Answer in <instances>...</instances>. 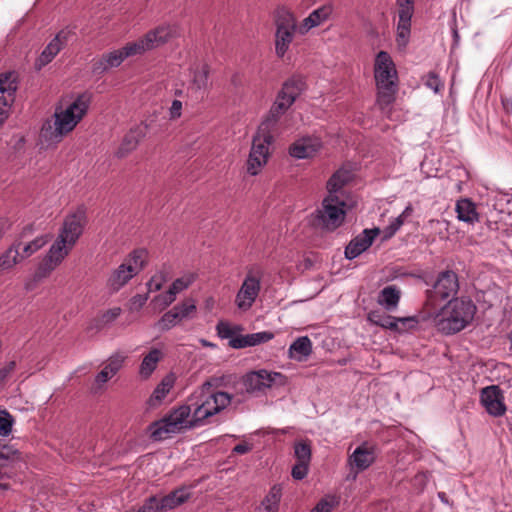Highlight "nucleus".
I'll return each mask as SVG.
<instances>
[{"instance_id":"3","label":"nucleus","mask_w":512,"mask_h":512,"mask_svg":"<svg viewBox=\"0 0 512 512\" xmlns=\"http://www.w3.org/2000/svg\"><path fill=\"white\" fill-rule=\"evenodd\" d=\"M476 306L470 299L454 298L440 309L427 311L437 329L451 335L463 330L474 318Z\"/></svg>"},{"instance_id":"33","label":"nucleus","mask_w":512,"mask_h":512,"mask_svg":"<svg viewBox=\"0 0 512 512\" xmlns=\"http://www.w3.org/2000/svg\"><path fill=\"white\" fill-rule=\"evenodd\" d=\"M72 249L73 247L63 242L62 239L56 238L45 255V258L49 260L50 263L58 267L69 255Z\"/></svg>"},{"instance_id":"42","label":"nucleus","mask_w":512,"mask_h":512,"mask_svg":"<svg viewBox=\"0 0 512 512\" xmlns=\"http://www.w3.org/2000/svg\"><path fill=\"white\" fill-rule=\"evenodd\" d=\"M19 452L11 446L0 442V479L3 478L2 468L7 465V462L18 458Z\"/></svg>"},{"instance_id":"58","label":"nucleus","mask_w":512,"mask_h":512,"mask_svg":"<svg viewBox=\"0 0 512 512\" xmlns=\"http://www.w3.org/2000/svg\"><path fill=\"white\" fill-rule=\"evenodd\" d=\"M112 377H114L113 373H111L108 369H106V366H104L102 370L95 376V384L98 388H101Z\"/></svg>"},{"instance_id":"17","label":"nucleus","mask_w":512,"mask_h":512,"mask_svg":"<svg viewBox=\"0 0 512 512\" xmlns=\"http://www.w3.org/2000/svg\"><path fill=\"white\" fill-rule=\"evenodd\" d=\"M481 403L487 412L493 416H501L506 411L502 390L495 385L482 389Z\"/></svg>"},{"instance_id":"37","label":"nucleus","mask_w":512,"mask_h":512,"mask_svg":"<svg viewBox=\"0 0 512 512\" xmlns=\"http://www.w3.org/2000/svg\"><path fill=\"white\" fill-rule=\"evenodd\" d=\"M124 58H128L135 55H141L147 51L149 48L146 44L144 36L137 41L129 42L124 47L121 48Z\"/></svg>"},{"instance_id":"11","label":"nucleus","mask_w":512,"mask_h":512,"mask_svg":"<svg viewBox=\"0 0 512 512\" xmlns=\"http://www.w3.org/2000/svg\"><path fill=\"white\" fill-rule=\"evenodd\" d=\"M459 290L458 275L452 270L439 273L432 289L426 292L425 309L437 308L438 302L455 296Z\"/></svg>"},{"instance_id":"8","label":"nucleus","mask_w":512,"mask_h":512,"mask_svg":"<svg viewBox=\"0 0 512 512\" xmlns=\"http://www.w3.org/2000/svg\"><path fill=\"white\" fill-rule=\"evenodd\" d=\"M274 25L275 54L278 58L282 59L289 51L299 26L297 25L294 13L285 7H279L275 10Z\"/></svg>"},{"instance_id":"24","label":"nucleus","mask_w":512,"mask_h":512,"mask_svg":"<svg viewBox=\"0 0 512 512\" xmlns=\"http://www.w3.org/2000/svg\"><path fill=\"white\" fill-rule=\"evenodd\" d=\"M125 60L121 49L113 50L92 61V72L101 75L111 68L120 66Z\"/></svg>"},{"instance_id":"12","label":"nucleus","mask_w":512,"mask_h":512,"mask_svg":"<svg viewBox=\"0 0 512 512\" xmlns=\"http://www.w3.org/2000/svg\"><path fill=\"white\" fill-rule=\"evenodd\" d=\"M286 377L279 372H269L265 369L251 371L242 378L244 389L249 394L263 392L274 384L284 385Z\"/></svg>"},{"instance_id":"39","label":"nucleus","mask_w":512,"mask_h":512,"mask_svg":"<svg viewBox=\"0 0 512 512\" xmlns=\"http://www.w3.org/2000/svg\"><path fill=\"white\" fill-rule=\"evenodd\" d=\"M178 313L173 308L162 315L156 326L160 331H168L180 323Z\"/></svg>"},{"instance_id":"38","label":"nucleus","mask_w":512,"mask_h":512,"mask_svg":"<svg viewBox=\"0 0 512 512\" xmlns=\"http://www.w3.org/2000/svg\"><path fill=\"white\" fill-rule=\"evenodd\" d=\"M177 311L180 321L190 319L196 313V302L192 298L185 299L173 307Z\"/></svg>"},{"instance_id":"59","label":"nucleus","mask_w":512,"mask_h":512,"mask_svg":"<svg viewBox=\"0 0 512 512\" xmlns=\"http://www.w3.org/2000/svg\"><path fill=\"white\" fill-rule=\"evenodd\" d=\"M229 346L233 349H242L249 347L247 335H238L229 340Z\"/></svg>"},{"instance_id":"41","label":"nucleus","mask_w":512,"mask_h":512,"mask_svg":"<svg viewBox=\"0 0 512 512\" xmlns=\"http://www.w3.org/2000/svg\"><path fill=\"white\" fill-rule=\"evenodd\" d=\"M411 20L399 19L397 24L396 42L399 47H405L409 41Z\"/></svg>"},{"instance_id":"26","label":"nucleus","mask_w":512,"mask_h":512,"mask_svg":"<svg viewBox=\"0 0 512 512\" xmlns=\"http://www.w3.org/2000/svg\"><path fill=\"white\" fill-rule=\"evenodd\" d=\"M191 497L189 489L185 486L171 491L159 500L161 511L172 510L188 501Z\"/></svg>"},{"instance_id":"27","label":"nucleus","mask_w":512,"mask_h":512,"mask_svg":"<svg viewBox=\"0 0 512 512\" xmlns=\"http://www.w3.org/2000/svg\"><path fill=\"white\" fill-rule=\"evenodd\" d=\"M374 461V451L365 445L357 447L349 457L350 465L356 467L358 471L367 469Z\"/></svg>"},{"instance_id":"35","label":"nucleus","mask_w":512,"mask_h":512,"mask_svg":"<svg viewBox=\"0 0 512 512\" xmlns=\"http://www.w3.org/2000/svg\"><path fill=\"white\" fill-rule=\"evenodd\" d=\"M282 485H273L261 502V512H278L282 497Z\"/></svg>"},{"instance_id":"34","label":"nucleus","mask_w":512,"mask_h":512,"mask_svg":"<svg viewBox=\"0 0 512 512\" xmlns=\"http://www.w3.org/2000/svg\"><path fill=\"white\" fill-rule=\"evenodd\" d=\"M455 210L457 213V218L460 221L469 224H474L475 222L479 221V215L476 211L475 204L467 198L458 200Z\"/></svg>"},{"instance_id":"44","label":"nucleus","mask_w":512,"mask_h":512,"mask_svg":"<svg viewBox=\"0 0 512 512\" xmlns=\"http://www.w3.org/2000/svg\"><path fill=\"white\" fill-rule=\"evenodd\" d=\"M57 267L50 263L49 260H47L45 257L41 261V263L38 265L37 269L34 273V281L40 282L44 280L45 278L49 277L50 274L56 269Z\"/></svg>"},{"instance_id":"48","label":"nucleus","mask_w":512,"mask_h":512,"mask_svg":"<svg viewBox=\"0 0 512 512\" xmlns=\"http://www.w3.org/2000/svg\"><path fill=\"white\" fill-rule=\"evenodd\" d=\"M240 326H234L232 327L228 322L220 321L216 326L217 335L221 339H229L231 340L236 331H240Z\"/></svg>"},{"instance_id":"21","label":"nucleus","mask_w":512,"mask_h":512,"mask_svg":"<svg viewBox=\"0 0 512 512\" xmlns=\"http://www.w3.org/2000/svg\"><path fill=\"white\" fill-rule=\"evenodd\" d=\"M137 268L131 263H122L114 269L107 279V287L111 292H117L124 287L135 275Z\"/></svg>"},{"instance_id":"60","label":"nucleus","mask_w":512,"mask_h":512,"mask_svg":"<svg viewBox=\"0 0 512 512\" xmlns=\"http://www.w3.org/2000/svg\"><path fill=\"white\" fill-rule=\"evenodd\" d=\"M15 368V361H10L4 367L0 368V387L5 383L6 379L15 370Z\"/></svg>"},{"instance_id":"52","label":"nucleus","mask_w":512,"mask_h":512,"mask_svg":"<svg viewBox=\"0 0 512 512\" xmlns=\"http://www.w3.org/2000/svg\"><path fill=\"white\" fill-rule=\"evenodd\" d=\"M338 504V500L334 496H326L321 499L311 512H331L334 506Z\"/></svg>"},{"instance_id":"30","label":"nucleus","mask_w":512,"mask_h":512,"mask_svg":"<svg viewBox=\"0 0 512 512\" xmlns=\"http://www.w3.org/2000/svg\"><path fill=\"white\" fill-rule=\"evenodd\" d=\"M400 297L401 290L396 285H389L380 291L377 302L387 311H393L397 308Z\"/></svg>"},{"instance_id":"46","label":"nucleus","mask_w":512,"mask_h":512,"mask_svg":"<svg viewBox=\"0 0 512 512\" xmlns=\"http://www.w3.org/2000/svg\"><path fill=\"white\" fill-rule=\"evenodd\" d=\"M14 419L6 410H0V436L7 437L12 432Z\"/></svg>"},{"instance_id":"4","label":"nucleus","mask_w":512,"mask_h":512,"mask_svg":"<svg viewBox=\"0 0 512 512\" xmlns=\"http://www.w3.org/2000/svg\"><path fill=\"white\" fill-rule=\"evenodd\" d=\"M232 396L227 392L215 391L210 381L204 382L189 397L188 406L192 407V425L203 426L209 419L227 408Z\"/></svg>"},{"instance_id":"32","label":"nucleus","mask_w":512,"mask_h":512,"mask_svg":"<svg viewBox=\"0 0 512 512\" xmlns=\"http://www.w3.org/2000/svg\"><path fill=\"white\" fill-rule=\"evenodd\" d=\"M369 321L372 323L393 331H400L398 324H405L406 322L414 321L413 318H396L391 315L379 314L378 312H371L368 315Z\"/></svg>"},{"instance_id":"14","label":"nucleus","mask_w":512,"mask_h":512,"mask_svg":"<svg viewBox=\"0 0 512 512\" xmlns=\"http://www.w3.org/2000/svg\"><path fill=\"white\" fill-rule=\"evenodd\" d=\"M261 290V276L249 270L235 298V304L241 311L249 310L256 301Z\"/></svg>"},{"instance_id":"45","label":"nucleus","mask_w":512,"mask_h":512,"mask_svg":"<svg viewBox=\"0 0 512 512\" xmlns=\"http://www.w3.org/2000/svg\"><path fill=\"white\" fill-rule=\"evenodd\" d=\"M294 455L297 462L310 463L311 447L307 442H297L294 446Z\"/></svg>"},{"instance_id":"5","label":"nucleus","mask_w":512,"mask_h":512,"mask_svg":"<svg viewBox=\"0 0 512 512\" xmlns=\"http://www.w3.org/2000/svg\"><path fill=\"white\" fill-rule=\"evenodd\" d=\"M305 88V81L302 77L293 76L285 81L259 127L272 133L279 119L289 110Z\"/></svg>"},{"instance_id":"25","label":"nucleus","mask_w":512,"mask_h":512,"mask_svg":"<svg viewBox=\"0 0 512 512\" xmlns=\"http://www.w3.org/2000/svg\"><path fill=\"white\" fill-rule=\"evenodd\" d=\"M22 242L20 239L15 240L2 254H0V275L10 271L17 264L22 262L20 256V248Z\"/></svg>"},{"instance_id":"62","label":"nucleus","mask_w":512,"mask_h":512,"mask_svg":"<svg viewBox=\"0 0 512 512\" xmlns=\"http://www.w3.org/2000/svg\"><path fill=\"white\" fill-rule=\"evenodd\" d=\"M170 388H171L170 384L162 382L160 385H158L156 387V389L153 392L152 397H154L156 400L160 401L166 397Z\"/></svg>"},{"instance_id":"61","label":"nucleus","mask_w":512,"mask_h":512,"mask_svg":"<svg viewBox=\"0 0 512 512\" xmlns=\"http://www.w3.org/2000/svg\"><path fill=\"white\" fill-rule=\"evenodd\" d=\"M121 311L122 310L120 307H114V308L107 310L102 315V318H101L102 322L105 324L113 322L116 318L119 317V315L121 314Z\"/></svg>"},{"instance_id":"63","label":"nucleus","mask_w":512,"mask_h":512,"mask_svg":"<svg viewBox=\"0 0 512 512\" xmlns=\"http://www.w3.org/2000/svg\"><path fill=\"white\" fill-rule=\"evenodd\" d=\"M182 115V102L179 100H174L169 108V118L171 120H176L180 118Z\"/></svg>"},{"instance_id":"55","label":"nucleus","mask_w":512,"mask_h":512,"mask_svg":"<svg viewBox=\"0 0 512 512\" xmlns=\"http://www.w3.org/2000/svg\"><path fill=\"white\" fill-rule=\"evenodd\" d=\"M425 85L434 92H439L444 84L435 72H429L426 76Z\"/></svg>"},{"instance_id":"15","label":"nucleus","mask_w":512,"mask_h":512,"mask_svg":"<svg viewBox=\"0 0 512 512\" xmlns=\"http://www.w3.org/2000/svg\"><path fill=\"white\" fill-rule=\"evenodd\" d=\"M16 90L17 78L15 73L0 74V126L8 117V111L14 101Z\"/></svg>"},{"instance_id":"23","label":"nucleus","mask_w":512,"mask_h":512,"mask_svg":"<svg viewBox=\"0 0 512 512\" xmlns=\"http://www.w3.org/2000/svg\"><path fill=\"white\" fill-rule=\"evenodd\" d=\"M69 34L70 32L66 30H61L56 34L40 54L37 60L39 66H45L55 58L67 44Z\"/></svg>"},{"instance_id":"16","label":"nucleus","mask_w":512,"mask_h":512,"mask_svg":"<svg viewBox=\"0 0 512 512\" xmlns=\"http://www.w3.org/2000/svg\"><path fill=\"white\" fill-rule=\"evenodd\" d=\"M322 148L320 138L305 136L294 141L289 147V154L296 159H307L314 157Z\"/></svg>"},{"instance_id":"50","label":"nucleus","mask_w":512,"mask_h":512,"mask_svg":"<svg viewBox=\"0 0 512 512\" xmlns=\"http://www.w3.org/2000/svg\"><path fill=\"white\" fill-rule=\"evenodd\" d=\"M147 258V252L144 249L134 250L130 253L129 259L125 263H131L134 267L137 268V274L144 267L145 261Z\"/></svg>"},{"instance_id":"64","label":"nucleus","mask_w":512,"mask_h":512,"mask_svg":"<svg viewBox=\"0 0 512 512\" xmlns=\"http://www.w3.org/2000/svg\"><path fill=\"white\" fill-rule=\"evenodd\" d=\"M252 449V447L246 443H240V444H237L234 448H233V453H236V454H246L248 453L250 450Z\"/></svg>"},{"instance_id":"10","label":"nucleus","mask_w":512,"mask_h":512,"mask_svg":"<svg viewBox=\"0 0 512 512\" xmlns=\"http://www.w3.org/2000/svg\"><path fill=\"white\" fill-rule=\"evenodd\" d=\"M274 141L271 131L258 127L253 136L251 149L246 162V171L251 176L258 175L268 162L271 155L270 146Z\"/></svg>"},{"instance_id":"29","label":"nucleus","mask_w":512,"mask_h":512,"mask_svg":"<svg viewBox=\"0 0 512 512\" xmlns=\"http://www.w3.org/2000/svg\"><path fill=\"white\" fill-rule=\"evenodd\" d=\"M352 174L347 169L337 170L327 182L328 195L344 196L342 189L350 182Z\"/></svg>"},{"instance_id":"6","label":"nucleus","mask_w":512,"mask_h":512,"mask_svg":"<svg viewBox=\"0 0 512 512\" xmlns=\"http://www.w3.org/2000/svg\"><path fill=\"white\" fill-rule=\"evenodd\" d=\"M305 88V81L302 77L293 76L285 81L259 127L272 133L279 119L289 110Z\"/></svg>"},{"instance_id":"43","label":"nucleus","mask_w":512,"mask_h":512,"mask_svg":"<svg viewBox=\"0 0 512 512\" xmlns=\"http://www.w3.org/2000/svg\"><path fill=\"white\" fill-rule=\"evenodd\" d=\"M415 0H396L399 19L411 20L414 14Z\"/></svg>"},{"instance_id":"2","label":"nucleus","mask_w":512,"mask_h":512,"mask_svg":"<svg viewBox=\"0 0 512 512\" xmlns=\"http://www.w3.org/2000/svg\"><path fill=\"white\" fill-rule=\"evenodd\" d=\"M374 79L377 90L376 106L384 116L390 118L399 89V80L395 63L386 51H380L376 55Z\"/></svg>"},{"instance_id":"57","label":"nucleus","mask_w":512,"mask_h":512,"mask_svg":"<svg viewBox=\"0 0 512 512\" xmlns=\"http://www.w3.org/2000/svg\"><path fill=\"white\" fill-rule=\"evenodd\" d=\"M166 282V276L163 272H159L151 277L147 286L149 291H159Z\"/></svg>"},{"instance_id":"47","label":"nucleus","mask_w":512,"mask_h":512,"mask_svg":"<svg viewBox=\"0 0 512 512\" xmlns=\"http://www.w3.org/2000/svg\"><path fill=\"white\" fill-rule=\"evenodd\" d=\"M125 359H126V356L117 352V353L112 354L108 358L107 363L104 366H106V369H108L115 376L120 371V369L123 367Z\"/></svg>"},{"instance_id":"53","label":"nucleus","mask_w":512,"mask_h":512,"mask_svg":"<svg viewBox=\"0 0 512 512\" xmlns=\"http://www.w3.org/2000/svg\"><path fill=\"white\" fill-rule=\"evenodd\" d=\"M177 295L169 288L165 293L159 294L154 298V301L159 303L162 309L170 306L175 300Z\"/></svg>"},{"instance_id":"40","label":"nucleus","mask_w":512,"mask_h":512,"mask_svg":"<svg viewBox=\"0 0 512 512\" xmlns=\"http://www.w3.org/2000/svg\"><path fill=\"white\" fill-rule=\"evenodd\" d=\"M197 279V274L190 272L175 279L169 287L176 295L189 288Z\"/></svg>"},{"instance_id":"9","label":"nucleus","mask_w":512,"mask_h":512,"mask_svg":"<svg viewBox=\"0 0 512 512\" xmlns=\"http://www.w3.org/2000/svg\"><path fill=\"white\" fill-rule=\"evenodd\" d=\"M344 196L327 195L322 206L315 213L314 225L327 231H334L342 225L346 215Z\"/></svg>"},{"instance_id":"56","label":"nucleus","mask_w":512,"mask_h":512,"mask_svg":"<svg viewBox=\"0 0 512 512\" xmlns=\"http://www.w3.org/2000/svg\"><path fill=\"white\" fill-rule=\"evenodd\" d=\"M309 464L310 463H302L297 462L293 467L291 471V475L295 480H302L304 479L309 470Z\"/></svg>"},{"instance_id":"54","label":"nucleus","mask_w":512,"mask_h":512,"mask_svg":"<svg viewBox=\"0 0 512 512\" xmlns=\"http://www.w3.org/2000/svg\"><path fill=\"white\" fill-rule=\"evenodd\" d=\"M404 223V219H402V215L396 217L387 227L384 228V239H389L396 234V232L401 228Z\"/></svg>"},{"instance_id":"7","label":"nucleus","mask_w":512,"mask_h":512,"mask_svg":"<svg viewBox=\"0 0 512 512\" xmlns=\"http://www.w3.org/2000/svg\"><path fill=\"white\" fill-rule=\"evenodd\" d=\"M191 412L192 407L188 404L173 409L168 415L151 424V437L160 441L169 438L172 434L198 427V425H192Z\"/></svg>"},{"instance_id":"18","label":"nucleus","mask_w":512,"mask_h":512,"mask_svg":"<svg viewBox=\"0 0 512 512\" xmlns=\"http://www.w3.org/2000/svg\"><path fill=\"white\" fill-rule=\"evenodd\" d=\"M380 233L379 228L365 229L353 238L345 248V257L352 260L366 251Z\"/></svg>"},{"instance_id":"28","label":"nucleus","mask_w":512,"mask_h":512,"mask_svg":"<svg viewBox=\"0 0 512 512\" xmlns=\"http://www.w3.org/2000/svg\"><path fill=\"white\" fill-rule=\"evenodd\" d=\"M312 353V342L308 336L298 337L289 347V358L302 362Z\"/></svg>"},{"instance_id":"49","label":"nucleus","mask_w":512,"mask_h":512,"mask_svg":"<svg viewBox=\"0 0 512 512\" xmlns=\"http://www.w3.org/2000/svg\"><path fill=\"white\" fill-rule=\"evenodd\" d=\"M208 75L209 70L207 66H202L201 69L196 70L193 76V86L197 90L206 88L208 85Z\"/></svg>"},{"instance_id":"51","label":"nucleus","mask_w":512,"mask_h":512,"mask_svg":"<svg viewBox=\"0 0 512 512\" xmlns=\"http://www.w3.org/2000/svg\"><path fill=\"white\" fill-rule=\"evenodd\" d=\"M274 334L269 331H262L252 334H247L249 347L256 346L262 343H266L273 339Z\"/></svg>"},{"instance_id":"19","label":"nucleus","mask_w":512,"mask_h":512,"mask_svg":"<svg viewBox=\"0 0 512 512\" xmlns=\"http://www.w3.org/2000/svg\"><path fill=\"white\" fill-rule=\"evenodd\" d=\"M333 12L334 6L331 3H326L318 7L302 20L298 28V33L305 35L311 29L321 26L331 18Z\"/></svg>"},{"instance_id":"36","label":"nucleus","mask_w":512,"mask_h":512,"mask_svg":"<svg viewBox=\"0 0 512 512\" xmlns=\"http://www.w3.org/2000/svg\"><path fill=\"white\" fill-rule=\"evenodd\" d=\"M51 237L48 234L41 235L33 239L32 241L22 244L20 248V256L22 257V261L26 258H29L37 251H39L42 247H44L49 241Z\"/></svg>"},{"instance_id":"13","label":"nucleus","mask_w":512,"mask_h":512,"mask_svg":"<svg viewBox=\"0 0 512 512\" xmlns=\"http://www.w3.org/2000/svg\"><path fill=\"white\" fill-rule=\"evenodd\" d=\"M87 218L84 208H78L73 213L68 214L59 230L58 239L74 247L83 233Z\"/></svg>"},{"instance_id":"20","label":"nucleus","mask_w":512,"mask_h":512,"mask_svg":"<svg viewBox=\"0 0 512 512\" xmlns=\"http://www.w3.org/2000/svg\"><path fill=\"white\" fill-rule=\"evenodd\" d=\"M178 36V28L175 25L163 24L155 29L148 31L144 35V39L146 44L150 50H153L165 43L169 40Z\"/></svg>"},{"instance_id":"31","label":"nucleus","mask_w":512,"mask_h":512,"mask_svg":"<svg viewBox=\"0 0 512 512\" xmlns=\"http://www.w3.org/2000/svg\"><path fill=\"white\" fill-rule=\"evenodd\" d=\"M163 358V352L158 348L151 349L146 354L139 367V375L143 379H148L152 373L156 370L158 363Z\"/></svg>"},{"instance_id":"1","label":"nucleus","mask_w":512,"mask_h":512,"mask_svg":"<svg viewBox=\"0 0 512 512\" xmlns=\"http://www.w3.org/2000/svg\"><path fill=\"white\" fill-rule=\"evenodd\" d=\"M91 102L88 93L78 95L66 108L57 107L54 121H47L41 129V138L48 144H57L71 133L87 114Z\"/></svg>"},{"instance_id":"22","label":"nucleus","mask_w":512,"mask_h":512,"mask_svg":"<svg viewBox=\"0 0 512 512\" xmlns=\"http://www.w3.org/2000/svg\"><path fill=\"white\" fill-rule=\"evenodd\" d=\"M146 128L135 126L122 139L118 149L115 152L117 158H125L133 152L139 145L140 141L145 137Z\"/></svg>"}]
</instances>
